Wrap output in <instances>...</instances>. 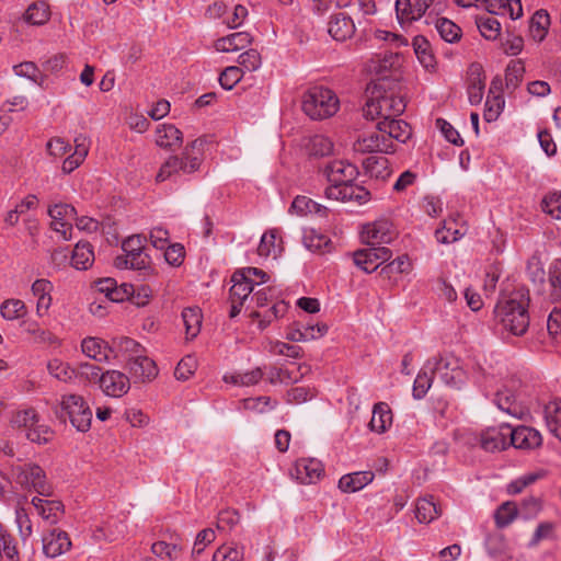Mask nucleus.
I'll list each match as a JSON object with an SVG mask.
<instances>
[{
	"label": "nucleus",
	"instance_id": "obj_1",
	"mask_svg": "<svg viewBox=\"0 0 561 561\" xmlns=\"http://www.w3.org/2000/svg\"><path fill=\"white\" fill-rule=\"evenodd\" d=\"M330 185L325 188V197L332 201H356L364 203L369 197V192L353 182L358 175L357 168L346 161H331L322 170Z\"/></svg>",
	"mask_w": 561,
	"mask_h": 561
},
{
	"label": "nucleus",
	"instance_id": "obj_2",
	"mask_svg": "<svg viewBox=\"0 0 561 561\" xmlns=\"http://www.w3.org/2000/svg\"><path fill=\"white\" fill-rule=\"evenodd\" d=\"M529 297L523 290H516L502 298L495 312L503 327L514 335H523L529 327V314L527 311Z\"/></svg>",
	"mask_w": 561,
	"mask_h": 561
},
{
	"label": "nucleus",
	"instance_id": "obj_3",
	"mask_svg": "<svg viewBox=\"0 0 561 561\" xmlns=\"http://www.w3.org/2000/svg\"><path fill=\"white\" fill-rule=\"evenodd\" d=\"M407 103L403 95L392 89H386L385 82H379L370 91L363 113L367 119L381 118L387 121L399 117L405 110Z\"/></svg>",
	"mask_w": 561,
	"mask_h": 561
},
{
	"label": "nucleus",
	"instance_id": "obj_4",
	"mask_svg": "<svg viewBox=\"0 0 561 561\" xmlns=\"http://www.w3.org/2000/svg\"><path fill=\"white\" fill-rule=\"evenodd\" d=\"M206 140L202 137L188 142L181 156H170L161 165L156 180L163 182L179 173L192 174L199 170L204 161V147Z\"/></svg>",
	"mask_w": 561,
	"mask_h": 561
},
{
	"label": "nucleus",
	"instance_id": "obj_5",
	"mask_svg": "<svg viewBox=\"0 0 561 561\" xmlns=\"http://www.w3.org/2000/svg\"><path fill=\"white\" fill-rule=\"evenodd\" d=\"M339 110V99L335 93L324 87L308 89L302 98V111L311 119H325Z\"/></svg>",
	"mask_w": 561,
	"mask_h": 561
},
{
	"label": "nucleus",
	"instance_id": "obj_6",
	"mask_svg": "<svg viewBox=\"0 0 561 561\" xmlns=\"http://www.w3.org/2000/svg\"><path fill=\"white\" fill-rule=\"evenodd\" d=\"M56 415L64 422L69 419L79 432H88L92 423V411L82 396L70 393L61 397Z\"/></svg>",
	"mask_w": 561,
	"mask_h": 561
},
{
	"label": "nucleus",
	"instance_id": "obj_7",
	"mask_svg": "<svg viewBox=\"0 0 561 561\" xmlns=\"http://www.w3.org/2000/svg\"><path fill=\"white\" fill-rule=\"evenodd\" d=\"M11 476L24 489H32L42 496L53 494V486L47 482L45 471L36 463L13 466Z\"/></svg>",
	"mask_w": 561,
	"mask_h": 561
},
{
	"label": "nucleus",
	"instance_id": "obj_8",
	"mask_svg": "<svg viewBox=\"0 0 561 561\" xmlns=\"http://www.w3.org/2000/svg\"><path fill=\"white\" fill-rule=\"evenodd\" d=\"M426 368L446 385L457 386L462 381L463 371L451 356L434 358L433 363L428 360Z\"/></svg>",
	"mask_w": 561,
	"mask_h": 561
},
{
	"label": "nucleus",
	"instance_id": "obj_9",
	"mask_svg": "<svg viewBox=\"0 0 561 561\" xmlns=\"http://www.w3.org/2000/svg\"><path fill=\"white\" fill-rule=\"evenodd\" d=\"M147 239L141 234H134L126 238L122 243V250L131 257V270L142 271L146 275L150 267V259L144 253Z\"/></svg>",
	"mask_w": 561,
	"mask_h": 561
},
{
	"label": "nucleus",
	"instance_id": "obj_10",
	"mask_svg": "<svg viewBox=\"0 0 561 561\" xmlns=\"http://www.w3.org/2000/svg\"><path fill=\"white\" fill-rule=\"evenodd\" d=\"M392 256L390 249L385 247L369 245L366 249L354 252V263L366 273L376 271L383 262Z\"/></svg>",
	"mask_w": 561,
	"mask_h": 561
},
{
	"label": "nucleus",
	"instance_id": "obj_11",
	"mask_svg": "<svg viewBox=\"0 0 561 561\" xmlns=\"http://www.w3.org/2000/svg\"><path fill=\"white\" fill-rule=\"evenodd\" d=\"M324 474L322 462L316 458H300L290 469V477L300 484H313Z\"/></svg>",
	"mask_w": 561,
	"mask_h": 561
},
{
	"label": "nucleus",
	"instance_id": "obj_12",
	"mask_svg": "<svg viewBox=\"0 0 561 561\" xmlns=\"http://www.w3.org/2000/svg\"><path fill=\"white\" fill-rule=\"evenodd\" d=\"M48 215L51 218V228L60 233L64 240H70L76 208L69 204H55L48 208Z\"/></svg>",
	"mask_w": 561,
	"mask_h": 561
},
{
	"label": "nucleus",
	"instance_id": "obj_13",
	"mask_svg": "<svg viewBox=\"0 0 561 561\" xmlns=\"http://www.w3.org/2000/svg\"><path fill=\"white\" fill-rule=\"evenodd\" d=\"M353 149L359 153H392L394 152L396 147L393 142L389 140V137L377 128L370 134L358 137V139L353 144Z\"/></svg>",
	"mask_w": 561,
	"mask_h": 561
},
{
	"label": "nucleus",
	"instance_id": "obj_14",
	"mask_svg": "<svg viewBox=\"0 0 561 561\" xmlns=\"http://www.w3.org/2000/svg\"><path fill=\"white\" fill-rule=\"evenodd\" d=\"M231 282L232 286L229 290V300L231 305L229 317L234 318L240 313L244 301L253 291L254 284L253 280H247L243 274L236 272L231 276Z\"/></svg>",
	"mask_w": 561,
	"mask_h": 561
},
{
	"label": "nucleus",
	"instance_id": "obj_15",
	"mask_svg": "<svg viewBox=\"0 0 561 561\" xmlns=\"http://www.w3.org/2000/svg\"><path fill=\"white\" fill-rule=\"evenodd\" d=\"M510 425L506 423L497 427H488L479 436L480 447L488 453L506 449L510 446Z\"/></svg>",
	"mask_w": 561,
	"mask_h": 561
},
{
	"label": "nucleus",
	"instance_id": "obj_16",
	"mask_svg": "<svg viewBox=\"0 0 561 561\" xmlns=\"http://www.w3.org/2000/svg\"><path fill=\"white\" fill-rule=\"evenodd\" d=\"M99 386L104 394L113 398H121L128 392L130 381L128 376L124 373L111 369L102 373Z\"/></svg>",
	"mask_w": 561,
	"mask_h": 561
},
{
	"label": "nucleus",
	"instance_id": "obj_17",
	"mask_svg": "<svg viewBox=\"0 0 561 561\" xmlns=\"http://www.w3.org/2000/svg\"><path fill=\"white\" fill-rule=\"evenodd\" d=\"M126 368L135 382L150 381L158 375L156 363L146 355V352L129 359Z\"/></svg>",
	"mask_w": 561,
	"mask_h": 561
},
{
	"label": "nucleus",
	"instance_id": "obj_18",
	"mask_svg": "<svg viewBox=\"0 0 561 561\" xmlns=\"http://www.w3.org/2000/svg\"><path fill=\"white\" fill-rule=\"evenodd\" d=\"M542 443L541 434L528 426H517L512 428L510 426V446L518 449H535Z\"/></svg>",
	"mask_w": 561,
	"mask_h": 561
},
{
	"label": "nucleus",
	"instance_id": "obj_19",
	"mask_svg": "<svg viewBox=\"0 0 561 561\" xmlns=\"http://www.w3.org/2000/svg\"><path fill=\"white\" fill-rule=\"evenodd\" d=\"M71 547V541L66 531L53 529L43 538L44 553L49 558H56L67 552Z\"/></svg>",
	"mask_w": 561,
	"mask_h": 561
},
{
	"label": "nucleus",
	"instance_id": "obj_20",
	"mask_svg": "<svg viewBox=\"0 0 561 561\" xmlns=\"http://www.w3.org/2000/svg\"><path fill=\"white\" fill-rule=\"evenodd\" d=\"M376 128L386 134L391 142H393V139L405 142L412 136L411 126L405 121L397 119V117L379 121Z\"/></svg>",
	"mask_w": 561,
	"mask_h": 561
},
{
	"label": "nucleus",
	"instance_id": "obj_21",
	"mask_svg": "<svg viewBox=\"0 0 561 561\" xmlns=\"http://www.w3.org/2000/svg\"><path fill=\"white\" fill-rule=\"evenodd\" d=\"M32 504L37 514L48 524L55 525L64 515V504L60 501L33 497Z\"/></svg>",
	"mask_w": 561,
	"mask_h": 561
},
{
	"label": "nucleus",
	"instance_id": "obj_22",
	"mask_svg": "<svg viewBox=\"0 0 561 561\" xmlns=\"http://www.w3.org/2000/svg\"><path fill=\"white\" fill-rule=\"evenodd\" d=\"M111 348L113 356L125 360L126 364L129 363V359L136 358L137 355L145 352V348L138 342L127 336L113 339Z\"/></svg>",
	"mask_w": 561,
	"mask_h": 561
},
{
	"label": "nucleus",
	"instance_id": "obj_23",
	"mask_svg": "<svg viewBox=\"0 0 561 561\" xmlns=\"http://www.w3.org/2000/svg\"><path fill=\"white\" fill-rule=\"evenodd\" d=\"M81 350L85 356L99 363H107L112 354L111 345L100 337L83 339Z\"/></svg>",
	"mask_w": 561,
	"mask_h": 561
},
{
	"label": "nucleus",
	"instance_id": "obj_24",
	"mask_svg": "<svg viewBox=\"0 0 561 561\" xmlns=\"http://www.w3.org/2000/svg\"><path fill=\"white\" fill-rule=\"evenodd\" d=\"M154 141L160 148L174 150L182 145L183 134L172 124H162L156 129Z\"/></svg>",
	"mask_w": 561,
	"mask_h": 561
},
{
	"label": "nucleus",
	"instance_id": "obj_25",
	"mask_svg": "<svg viewBox=\"0 0 561 561\" xmlns=\"http://www.w3.org/2000/svg\"><path fill=\"white\" fill-rule=\"evenodd\" d=\"M328 31L335 41L343 42L354 35L355 24L348 15L337 13L331 16Z\"/></svg>",
	"mask_w": 561,
	"mask_h": 561
},
{
	"label": "nucleus",
	"instance_id": "obj_26",
	"mask_svg": "<svg viewBox=\"0 0 561 561\" xmlns=\"http://www.w3.org/2000/svg\"><path fill=\"white\" fill-rule=\"evenodd\" d=\"M301 366H297L294 363H291L289 366L270 367L266 373L267 380L272 385H289L297 382L304 375V373H301Z\"/></svg>",
	"mask_w": 561,
	"mask_h": 561
},
{
	"label": "nucleus",
	"instance_id": "obj_27",
	"mask_svg": "<svg viewBox=\"0 0 561 561\" xmlns=\"http://www.w3.org/2000/svg\"><path fill=\"white\" fill-rule=\"evenodd\" d=\"M363 239L369 245L388 243L392 239L391 225L386 220L367 225L363 230Z\"/></svg>",
	"mask_w": 561,
	"mask_h": 561
},
{
	"label": "nucleus",
	"instance_id": "obj_28",
	"mask_svg": "<svg viewBox=\"0 0 561 561\" xmlns=\"http://www.w3.org/2000/svg\"><path fill=\"white\" fill-rule=\"evenodd\" d=\"M251 42L252 36L248 32H237L218 38L215 48L218 51L232 53L247 48Z\"/></svg>",
	"mask_w": 561,
	"mask_h": 561
},
{
	"label": "nucleus",
	"instance_id": "obj_29",
	"mask_svg": "<svg viewBox=\"0 0 561 561\" xmlns=\"http://www.w3.org/2000/svg\"><path fill=\"white\" fill-rule=\"evenodd\" d=\"M374 472L358 471L344 474L339 481V488L344 493H354L362 490L374 480Z\"/></svg>",
	"mask_w": 561,
	"mask_h": 561
},
{
	"label": "nucleus",
	"instance_id": "obj_30",
	"mask_svg": "<svg viewBox=\"0 0 561 561\" xmlns=\"http://www.w3.org/2000/svg\"><path fill=\"white\" fill-rule=\"evenodd\" d=\"M484 77L480 65H472L470 68L468 83V99L472 105L480 104L484 94Z\"/></svg>",
	"mask_w": 561,
	"mask_h": 561
},
{
	"label": "nucleus",
	"instance_id": "obj_31",
	"mask_svg": "<svg viewBox=\"0 0 561 561\" xmlns=\"http://www.w3.org/2000/svg\"><path fill=\"white\" fill-rule=\"evenodd\" d=\"M392 424V412L386 402H378L374 405L369 427L378 434L385 433Z\"/></svg>",
	"mask_w": 561,
	"mask_h": 561
},
{
	"label": "nucleus",
	"instance_id": "obj_32",
	"mask_svg": "<svg viewBox=\"0 0 561 561\" xmlns=\"http://www.w3.org/2000/svg\"><path fill=\"white\" fill-rule=\"evenodd\" d=\"M495 404L500 410L507 414L519 417L523 414V408L517 402L516 397L510 389H500L495 393Z\"/></svg>",
	"mask_w": 561,
	"mask_h": 561
},
{
	"label": "nucleus",
	"instance_id": "obj_33",
	"mask_svg": "<svg viewBox=\"0 0 561 561\" xmlns=\"http://www.w3.org/2000/svg\"><path fill=\"white\" fill-rule=\"evenodd\" d=\"M412 46L421 65L427 70H434L436 59L430 42L424 36L417 35L413 38Z\"/></svg>",
	"mask_w": 561,
	"mask_h": 561
},
{
	"label": "nucleus",
	"instance_id": "obj_34",
	"mask_svg": "<svg viewBox=\"0 0 561 561\" xmlns=\"http://www.w3.org/2000/svg\"><path fill=\"white\" fill-rule=\"evenodd\" d=\"M94 262L93 248L88 242H78L72 251L71 264L77 270H88Z\"/></svg>",
	"mask_w": 561,
	"mask_h": 561
},
{
	"label": "nucleus",
	"instance_id": "obj_35",
	"mask_svg": "<svg viewBox=\"0 0 561 561\" xmlns=\"http://www.w3.org/2000/svg\"><path fill=\"white\" fill-rule=\"evenodd\" d=\"M545 420L550 433L561 440V400L550 401L545 407Z\"/></svg>",
	"mask_w": 561,
	"mask_h": 561
},
{
	"label": "nucleus",
	"instance_id": "obj_36",
	"mask_svg": "<svg viewBox=\"0 0 561 561\" xmlns=\"http://www.w3.org/2000/svg\"><path fill=\"white\" fill-rule=\"evenodd\" d=\"M182 319L185 327L186 340L195 339L202 327V311L198 308H185L182 311Z\"/></svg>",
	"mask_w": 561,
	"mask_h": 561
},
{
	"label": "nucleus",
	"instance_id": "obj_37",
	"mask_svg": "<svg viewBox=\"0 0 561 561\" xmlns=\"http://www.w3.org/2000/svg\"><path fill=\"white\" fill-rule=\"evenodd\" d=\"M282 251V240L277 242V230L272 229L267 232H265L262 238L261 242L257 247V253L260 256L268 257L273 256L274 259Z\"/></svg>",
	"mask_w": 561,
	"mask_h": 561
},
{
	"label": "nucleus",
	"instance_id": "obj_38",
	"mask_svg": "<svg viewBox=\"0 0 561 561\" xmlns=\"http://www.w3.org/2000/svg\"><path fill=\"white\" fill-rule=\"evenodd\" d=\"M440 515V510L437 507L433 497L420 499L415 505V517L420 523H431Z\"/></svg>",
	"mask_w": 561,
	"mask_h": 561
},
{
	"label": "nucleus",
	"instance_id": "obj_39",
	"mask_svg": "<svg viewBox=\"0 0 561 561\" xmlns=\"http://www.w3.org/2000/svg\"><path fill=\"white\" fill-rule=\"evenodd\" d=\"M549 25L550 16L546 11L538 10L535 12L529 23V32L531 37L537 42H541L547 35Z\"/></svg>",
	"mask_w": 561,
	"mask_h": 561
},
{
	"label": "nucleus",
	"instance_id": "obj_40",
	"mask_svg": "<svg viewBox=\"0 0 561 561\" xmlns=\"http://www.w3.org/2000/svg\"><path fill=\"white\" fill-rule=\"evenodd\" d=\"M47 370L50 376L64 382H69L77 377L76 369L58 358H53L47 363Z\"/></svg>",
	"mask_w": 561,
	"mask_h": 561
},
{
	"label": "nucleus",
	"instance_id": "obj_41",
	"mask_svg": "<svg viewBox=\"0 0 561 561\" xmlns=\"http://www.w3.org/2000/svg\"><path fill=\"white\" fill-rule=\"evenodd\" d=\"M50 16L48 4L45 2H35L31 4L25 11L23 19L31 25H43Z\"/></svg>",
	"mask_w": 561,
	"mask_h": 561
},
{
	"label": "nucleus",
	"instance_id": "obj_42",
	"mask_svg": "<svg viewBox=\"0 0 561 561\" xmlns=\"http://www.w3.org/2000/svg\"><path fill=\"white\" fill-rule=\"evenodd\" d=\"M24 331L33 336L34 342L42 344H56L58 343L57 336L50 331L42 329L36 321L25 320L21 323Z\"/></svg>",
	"mask_w": 561,
	"mask_h": 561
},
{
	"label": "nucleus",
	"instance_id": "obj_43",
	"mask_svg": "<svg viewBox=\"0 0 561 561\" xmlns=\"http://www.w3.org/2000/svg\"><path fill=\"white\" fill-rule=\"evenodd\" d=\"M363 165L371 178L386 179L390 175L388 159L385 157L370 156L364 160Z\"/></svg>",
	"mask_w": 561,
	"mask_h": 561
},
{
	"label": "nucleus",
	"instance_id": "obj_44",
	"mask_svg": "<svg viewBox=\"0 0 561 561\" xmlns=\"http://www.w3.org/2000/svg\"><path fill=\"white\" fill-rule=\"evenodd\" d=\"M94 286L98 291L105 294L110 301H123L125 296L129 294L126 287L124 290L118 289L113 278L99 279Z\"/></svg>",
	"mask_w": 561,
	"mask_h": 561
},
{
	"label": "nucleus",
	"instance_id": "obj_45",
	"mask_svg": "<svg viewBox=\"0 0 561 561\" xmlns=\"http://www.w3.org/2000/svg\"><path fill=\"white\" fill-rule=\"evenodd\" d=\"M263 371L261 368H255L247 373L225 375L224 381L236 386H253L256 385L263 378Z\"/></svg>",
	"mask_w": 561,
	"mask_h": 561
},
{
	"label": "nucleus",
	"instance_id": "obj_46",
	"mask_svg": "<svg viewBox=\"0 0 561 561\" xmlns=\"http://www.w3.org/2000/svg\"><path fill=\"white\" fill-rule=\"evenodd\" d=\"M519 514L518 507L515 502L507 501L500 505L495 511V524L500 528L508 526Z\"/></svg>",
	"mask_w": 561,
	"mask_h": 561
},
{
	"label": "nucleus",
	"instance_id": "obj_47",
	"mask_svg": "<svg viewBox=\"0 0 561 561\" xmlns=\"http://www.w3.org/2000/svg\"><path fill=\"white\" fill-rule=\"evenodd\" d=\"M411 270V262L408 255L398 256L396 260L380 268L379 275L383 279H391L394 274L409 273Z\"/></svg>",
	"mask_w": 561,
	"mask_h": 561
},
{
	"label": "nucleus",
	"instance_id": "obj_48",
	"mask_svg": "<svg viewBox=\"0 0 561 561\" xmlns=\"http://www.w3.org/2000/svg\"><path fill=\"white\" fill-rule=\"evenodd\" d=\"M290 211L296 213L297 215H307L311 213L324 214L325 207L306 196H297L291 203Z\"/></svg>",
	"mask_w": 561,
	"mask_h": 561
},
{
	"label": "nucleus",
	"instance_id": "obj_49",
	"mask_svg": "<svg viewBox=\"0 0 561 561\" xmlns=\"http://www.w3.org/2000/svg\"><path fill=\"white\" fill-rule=\"evenodd\" d=\"M476 24L484 38L494 41L500 36L501 23L497 19L492 16H479L476 20Z\"/></svg>",
	"mask_w": 561,
	"mask_h": 561
},
{
	"label": "nucleus",
	"instance_id": "obj_50",
	"mask_svg": "<svg viewBox=\"0 0 561 561\" xmlns=\"http://www.w3.org/2000/svg\"><path fill=\"white\" fill-rule=\"evenodd\" d=\"M436 28L440 37L448 43H455L461 37V28L446 18L436 21Z\"/></svg>",
	"mask_w": 561,
	"mask_h": 561
},
{
	"label": "nucleus",
	"instance_id": "obj_51",
	"mask_svg": "<svg viewBox=\"0 0 561 561\" xmlns=\"http://www.w3.org/2000/svg\"><path fill=\"white\" fill-rule=\"evenodd\" d=\"M1 316L7 320H15L23 318L27 313L24 301L20 299H8L2 302Z\"/></svg>",
	"mask_w": 561,
	"mask_h": 561
},
{
	"label": "nucleus",
	"instance_id": "obj_52",
	"mask_svg": "<svg viewBox=\"0 0 561 561\" xmlns=\"http://www.w3.org/2000/svg\"><path fill=\"white\" fill-rule=\"evenodd\" d=\"M308 150L311 156L324 157L333 151V142L323 135H314L310 138Z\"/></svg>",
	"mask_w": 561,
	"mask_h": 561
},
{
	"label": "nucleus",
	"instance_id": "obj_53",
	"mask_svg": "<svg viewBox=\"0 0 561 561\" xmlns=\"http://www.w3.org/2000/svg\"><path fill=\"white\" fill-rule=\"evenodd\" d=\"M243 557V547L222 545L215 551L213 561H242Z\"/></svg>",
	"mask_w": 561,
	"mask_h": 561
},
{
	"label": "nucleus",
	"instance_id": "obj_54",
	"mask_svg": "<svg viewBox=\"0 0 561 561\" xmlns=\"http://www.w3.org/2000/svg\"><path fill=\"white\" fill-rule=\"evenodd\" d=\"M38 415L34 409H27L24 411H19L14 414L11 420V423L16 428H22L27 432V430L32 426H35L38 423Z\"/></svg>",
	"mask_w": 561,
	"mask_h": 561
},
{
	"label": "nucleus",
	"instance_id": "obj_55",
	"mask_svg": "<svg viewBox=\"0 0 561 561\" xmlns=\"http://www.w3.org/2000/svg\"><path fill=\"white\" fill-rule=\"evenodd\" d=\"M25 436L32 443L46 444L53 439L54 431L45 424L36 423L27 430Z\"/></svg>",
	"mask_w": 561,
	"mask_h": 561
},
{
	"label": "nucleus",
	"instance_id": "obj_56",
	"mask_svg": "<svg viewBox=\"0 0 561 561\" xmlns=\"http://www.w3.org/2000/svg\"><path fill=\"white\" fill-rule=\"evenodd\" d=\"M525 72L524 62L522 60H512L505 71V81L506 85L510 88H516Z\"/></svg>",
	"mask_w": 561,
	"mask_h": 561
},
{
	"label": "nucleus",
	"instance_id": "obj_57",
	"mask_svg": "<svg viewBox=\"0 0 561 561\" xmlns=\"http://www.w3.org/2000/svg\"><path fill=\"white\" fill-rule=\"evenodd\" d=\"M463 231L454 227V222H444L442 228L436 229L435 237L440 243H453L463 236Z\"/></svg>",
	"mask_w": 561,
	"mask_h": 561
},
{
	"label": "nucleus",
	"instance_id": "obj_58",
	"mask_svg": "<svg viewBox=\"0 0 561 561\" xmlns=\"http://www.w3.org/2000/svg\"><path fill=\"white\" fill-rule=\"evenodd\" d=\"M549 283L551 286L550 297L553 301L561 300V260L554 262L549 271Z\"/></svg>",
	"mask_w": 561,
	"mask_h": 561
},
{
	"label": "nucleus",
	"instance_id": "obj_59",
	"mask_svg": "<svg viewBox=\"0 0 561 561\" xmlns=\"http://www.w3.org/2000/svg\"><path fill=\"white\" fill-rule=\"evenodd\" d=\"M197 360L194 356L183 357L175 367L174 376L178 380H187L196 370Z\"/></svg>",
	"mask_w": 561,
	"mask_h": 561
},
{
	"label": "nucleus",
	"instance_id": "obj_60",
	"mask_svg": "<svg viewBox=\"0 0 561 561\" xmlns=\"http://www.w3.org/2000/svg\"><path fill=\"white\" fill-rule=\"evenodd\" d=\"M76 373L77 377L89 381V382H100L102 377V370L99 366L90 364L88 362H83L78 364Z\"/></svg>",
	"mask_w": 561,
	"mask_h": 561
},
{
	"label": "nucleus",
	"instance_id": "obj_61",
	"mask_svg": "<svg viewBox=\"0 0 561 561\" xmlns=\"http://www.w3.org/2000/svg\"><path fill=\"white\" fill-rule=\"evenodd\" d=\"M541 207L552 218L561 219V192L547 195L542 199Z\"/></svg>",
	"mask_w": 561,
	"mask_h": 561
},
{
	"label": "nucleus",
	"instance_id": "obj_62",
	"mask_svg": "<svg viewBox=\"0 0 561 561\" xmlns=\"http://www.w3.org/2000/svg\"><path fill=\"white\" fill-rule=\"evenodd\" d=\"M242 79V68L237 66L227 67L219 77L220 85L231 90Z\"/></svg>",
	"mask_w": 561,
	"mask_h": 561
},
{
	"label": "nucleus",
	"instance_id": "obj_63",
	"mask_svg": "<svg viewBox=\"0 0 561 561\" xmlns=\"http://www.w3.org/2000/svg\"><path fill=\"white\" fill-rule=\"evenodd\" d=\"M151 551L159 558H167L173 560L179 557L181 548H179L176 543L157 541L151 546Z\"/></svg>",
	"mask_w": 561,
	"mask_h": 561
},
{
	"label": "nucleus",
	"instance_id": "obj_64",
	"mask_svg": "<svg viewBox=\"0 0 561 561\" xmlns=\"http://www.w3.org/2000/svg\"><path fill=\"white\" fill-rule=\"evenodd\" d=\"M261 55L255 49H248L239 56V65L248 71H254L261 66Z\"/></svg>",
	"mask_w": 561,
	"mask_h": 561
}]
</instances>
